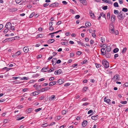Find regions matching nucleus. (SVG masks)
<instances>
[{
	"instance_id": "1",
	"label": "nucleus",
	"mask_w": 128,
	"mask_h": 128,
	"mask_svg": "<svg viewBox=\"0 0 128 128\" xmlns=\"http://www.w3.org/2000/svg\"><path fill=\"white\" fill-rule=\"evenodd\" d=\"M102 63L103 66L105 68H107L109 67V63L106 60H103Z\"/></svg>"
},
{
	"instance_id": "2",
	"label": "nucleus",
	"mask_w": 128,
	"mask_h": 128,
	"mask_svg": "<svg viewBox=\"0 0 128 128\" xmlns=\"http://www.w3.org/2000/svg\"><path fill=\"white\" fill-rule=\"evenodd\" d=\"M110 32L112 34L114 33V27L112 24H110Z\"/></svg>"
},
{
	"instance_id": "3",
	"label": "nucleus",
	"mask_w": 128,
	"mask_h": 128,
	"mask_svg": "<svg viewBox=\"0 0 128 128\" xmlns=\"http://www.w3.org/2000/svg\"><path fill=\"white\" fill-rule=\"evenodd\" d=\"M12 24L10 22H8L7 23L5 26V27L8 30H9L10 28H11Z\"/></svg>"
},
{
	"instance_id": "4",
	"label": "nucleus",
	"mask_w": 128,
	"mask_h": 128,
	"mask_svg": "<svg viewBox=\"0 0 128 128\" xmlns=\"http://www.w3.org/2000/svg\"><path fill=\"white\" fill-rule=\"evenodd\" d=\"M13 40V38H7L3 41V43L12 41Z\"/></svg>"
},
{
	"instance_id": "5",
	"label": "nucleus",
	"mask_w": 128,
	"mask_h": 128,
	"mask_svg": "<svg viewBox=\"0 0 128 128\" xmlns=\"http://www.w3.org/2000/svg\"><path fill=\"white\" fill-rule=\"evenodd\" d=\"M113 79L115 80H118L120 79L119 75L118 74H116L114 76Z\"/></svg>"
},
{
	"instance_id": "6",
	"label": "nucleus",
	"mask_w": 128,
	"mask_h": 128,
	"mask_svg": "<svg viewBox=\"0 0 128 128\" xmlns=\"http://www.w3.org/2000/svg\"><path fill=\"white\" fill-rule=\"evenodd\" d=\"M101 54L104 56L105 54L106 53V51L104 48H102L101 50Z\"/></svg>"
},
{
	"instance_id": "7",
	"label": "nucleus",
	"mask_w": 128,
	"mask_h": 128,
	"mask_svg": "<svg viewBox=\"0 0 128 128\" xmlns=\"http://www.w3.org/2000/svg\"><path fill=\"white\" fill-rule=\"evenodd\" d=\"M62 72L61 70H56V71L54 72V74L56 75H58L60 74Z\"/></svg>"
},
{
	"instance_id": "8",
	"label": "nucleus",
	"mask_w": 128,
	"mask_h": 128,
	"mask_svg": "<svg viewBox=\"0 0 128 128\" xmlns=\"http://www.w3.org/2000/svg\"><path fill=\"white\" fill-rule=\"evenodd\" d=\"M87 123L88 122L86 120H84L82 123V126L83 127H85L87 125Z\"/></svg>"
},
{
	"instance_id": "9",
	"label": "nucleus",
	"mask_w": 128,
	"mask_h": 128,
	"mask_svg": "<svg viewBox=\"0 0 128 128\" xmlns=\"http://www.w3.org/2000/svg\"><path fill=\"white\" fill-rule=\"evenodd\" d=\"M83 4L86 5L87 4V2L85 0H78Z\"/></svg>"
},
{
	"instance_id": "10",
	"label": "nucleus",
	"mask_w": 128,
	"mask_h": 128,
	"mask_svg": "<svg viewBox=\"0 0 128 128\" xmlns=\"http://www.w3.org/2000/svg\"><path fill=\"white\" fill-rule=\"evenodd\" d=\"M57 82L59 84H61L63 83L64 82L63 80L62 79H61L58 80Z\"/></svg>"
},
{
	"instance_id": "11",
	"label": "nucleus",
	"mask_w": 128,
	"mask_h": 128,
	"mask_svg": "<svg viewBox=\"0 0 128 128\" xmlns=\"http://www.w3.org/2000/svg\"><path fill=\"white\" fill-rule=\"evenodd\" d=\"M58 3H54L52 4H50V7H54L57 6H58Z\"/></svg>"
},
{
	"instance_id": "12",
	"label": "nucleus",
	"mask_w": 128,
	"mask_h": 128,
	"mask_svg": "<svg viewBox=\"0 0 128 128\" xmlns=\"http://www.w3.org/2000/svg\"><path fill=\"white\" fill-rule=\"evenodd\" d=\"M28 48L27 47H25L24 48L23 50L24 52L27 53L28 51Z\"/></svg>"
},
{
	"instance_id": "13",
	"label": "nucleus",
	"mask_w": 128,
	"mask_h": 128,
	"mask_svg": "<svg viewBox=\"0 0 128 128\" xmlns=\"http://www.w3.org/2000/svg\"><path fill=\"white\" fill-rule=\"evenodd\" d=\"M55 96L54 95H53L52 96H51L49 97L48 98V100L50 101H51L52 100H53L54 99V98H55Z\"/></svg>"
},
{
	"instance_id": "14",
	"label": "nucleus",
	"mask_w": 128,
	"mask_h": 128,
	"mask_svg": "<svg viewBox=\"0 0 128 128\" xmlns=\"http://www.w3.org/2000/svg\"><path fill=\"white\" fill-rule=\"evenodd\" d=\"M56 81H53L52 82H51L50 83L49 85L50 86H52L54 85L55 84H56Z\"/></svg>"
},
{
	"instance_id": "15",
	"label": "nucleus",
	"mask_w": 128,
	"mask_h": 128,
	"mask_svg": "<svg viewBox=\"0 0 128 128\" xmlns=\"http://www.w3.org/2000/svg\"><path fill=\"white\" fill-rule=\"evenodd\" d=\"M104 102H105L107 103H108L110 101V99H106V97H105L104 99Z\"/></svg>"
},
{
	"instance_id": "16",
	"label": "nucleus",
	"mask_w": 128,
	"mask_h": 128,
	"mask_svg": "<svg viewBox=\"0 0 128 128\" xmlns=\"http://www.w3.org/2000/svg\"><path fill=\"white\" fill-rule=\"evenodd\" d=\"M54 39H50L48 40L47 42L48 44H50L54 42Z\"/></svg>"
},
{
	"instance_id": "17",
	"label": "nucleus",
	"mask_w": 128,
	"mask_h": 128,
	"mask_svg": "<svg viewBox=\"0 0 128 128\" xmlns=\"http://www.w3.org/2000/svg\"><path fill=\"white\" fill-rule=\"evenodd\" d=\"M102 1L106 3H107L108 4H111V1H110V0H102Z\"/></svg>"
},
{
	"instance_id": "18",
	"label": "nucleus",
	"mask_w": 128,
	"mask_h": 128,
	"mask_svg": "<svg viewBox=\"0 0 128 128\" xmlns=\"http://www.w3.org/2000/svg\"><path fill=\"white\" fill-rule=\"evenodd\" d=\"M47 71H48V70L46 67L43 68L41 70V71L42 72H46Z\"/></svg>"
},
{
	"instance_id": "19",
	"label": "nucleus",
	"mask_w": 128,
	"mask_h": 128,
	"mask_svg": "<svg viewBox=\"0 0 128 128\" xmlns=\"http://www.w3.org/2000/svg\"><path fill=\"white\" fill-rule=\"evenodd\" d=\"M106 48H107L106 50V51L107 52H109L111 50V48L110 46H106Z\"/></svg>"
},
{
	"instance_id": "20",
	"label": "nucleus",
	"mask_w": 128,
	"mask_h": 128,
	"mask_svg": "<svg viewBox=\"0 0 128 128\" xmlns=\"http://www.w3.org/2000/svg\"><path fill=\"white\" fill-rule=\"evenodd\" d=\"M91 25V23L88 22H86L85 23V26L86 27L90 26Z\"/></svg>"
},
{
	"instance_id": "21",
	"label": "nucleus",
	"mask_w": 128,
	"mask_h": 128,
	"mask_svg": "<svg viewBox=\"0 0 128 128\" xmlns=\"http://www.w3.org/2000/svg\"><path fill=\"white\" fill-rule=\"evenodd\" d=\"M115 19V16H111V21L112 22H114Z\"/></svg>"
},
{
	"instance_id": "22",
	"label": "nucleus",
	"mask_w": 128,
	"mask_h": 128,
	"mask_svg": "<svg viewBox=\"0 0 128 128\" xmlns=\"http://www.w3.org/2000/svg\"><path fill=\"white\" fill-rule=\"evenodd\" d=\"M33 96L38 95L39 94V92H34L32 93Z\"/></svg>"
},
{
	"instance_id": "23",
	"label": "nucleus",
	"mask_w": 128,
	"mask_h": 128,
	"mask_svg": "<svg viewBox=\"0 0 128 128\" xmlns=\"http://www.w3.org/2000/svg\"><path fill=\"white\" fill-rule=\"evenodd\" d=\"M78 43L79 44L81 45L82 46H85L84 44L82 42L79 41L78 42Z\"/></svg>"
},
{
	"instance_id": "24",
	"label": "nucleus",
	"mask_w": 128,
	"mask_h": 128,
	"mask_svg": "<svg viewBox=\"0 0 128 128\" xmlns=\"http://www.w3.org/2000/svg\"><path fill=\"white\" fill-rule=\"evenodd\" d=\"M34 88H36V90L39 91L40 90H38V87H37V85L36 84H34Z\"/></svg>"
},
{
	"instance_id": "25",
	"label": "nucleus",
	"mask_w": 128,
	"mask_h": 128,
	"mask_svg": "<svg viewBox=\"0 0 128 128\" xmlns=\"http://www.w3.org/2000/svg\"><path fill=\"white\" fill-rule=\"evenodd\" d=\"M114 6L116 7H118V4L117 2H115L114 4Z\"/></svg>"
},
{
	"instance_id": "26",
	"label": "nucleus",
	"mask_w": 128,
	"mask_h": 128,
	"mask_svg": "<svg viewBox=\"0 0 128 128\" xmlns=\"http://www.w3.org/2000/svg\"><path fill=\"white\" fill-rule=\"evenodd\" d=\"M97 116H93L91 117V118L92 119L94 120H96L97 118Z\"/></svg>"
},
{
	"instance_id": "27",
	"label": "nucleus",
	"mask_w": 128,
	"mask_h": 128,
	"mask_svg": "<svg viewBox=\"0 0 128 128\" xmlns=\"http://www.w3.org/2000/svg\"><path fill=\"white\" fill-rule=\"evenodd\" d=\"M119 50V49L118 48H116L113 50V52L114 53H116L118 52Z\"/></svg>"
},
{
	"instance_id": "28",
	"label": "nucleus",
	"mask_w": 128,
	"mask_h": 128,
	"mask_svg": "<svg viewBox=\"0 0 128 128\" xmlns=\"http://www.w3.org/2000/svg\"><path fill=\"white\" fill-rule=\"evenodd\" d=\"M87 60H83L82 62L81 63V64H84L86 63V62H87Z\"/></svg>"
},
{
	"instance_id": "29",
	"label": "nucleus",
	"mask_w": 128,
	"mask_h": 128,
	"mask_svg": "<svg viewBox=\"0 0 128 128\" xmlns=\"http://www.w3.org/2000/svg\"><path fill=\"white\" fill-rule=\"evenodd\" d=\"M17 56H18L19 55L21 54V52L20 51H18L16 53Z\"/></svg>"
},
{
	"instance_id": "30",
	"label": "nucleus",
	"mask_w": 128,
	"mask_h": 128,
	"mask_svg": "<svg viewBox=\"0 0 128 128\" xmlns=\"http://www.w3.org/2000/svg\"><path fill=\"white\" fill-rule=\"evenodd\" d=\"M37 36L38 38H42L44 36V35L42 34H40L38 35Z\"/></svg>"
},
{
	"instance_id": "31",
	"label": "nucleus",
	"mask_w": 128,
	"mask_h": 128,
	"mask_svg": "<svg viewBox=\"0 0 128 128\" xmlns=\"http://www.w3.org/2000/svg\"><path fill=\"white\" fill-rule=\"evenodd\" d=\"M48 126V124L47 123H44L43 124H42V127H46L47 126Z\"/></svg>"
},
{
	"instance_id": "32",
	"label": "nucleus",
	"mask_w": 128,
	"mask_h": 128,
	"mask_svg": "<svg viewBox=\"0 0 128 128\" xmlns=\"http://www.w3.org/2000/svg\"><path fill=\"white\" fill-rule=\"evenodd\" d=\"M120 103L121 104H126L127 103V102L126 101H121L120 102Z\"/></svg>"
},
{
	"instance_id": "33",
	"label": "nucleus",
	"mask_w": 128,
	"mask_h": 128,
	"mask_svg": "<svg viewBox=\"0 0 128 128\" xmlns=\"http://www.w3.org/2000/svg\"><path fill=\"white\" fill-rule=\"evenodd\" d=\"M122 11L126 12H127L128 9L127 8H124L122 9Z\"/></svg>"
},
{
	"instance_id": "34",
	"label": "nucleus",
	"mask_w": 128,
	"mask_h": 128,
	"mask_svg": "<svg viewBox=\"0 0 128 128\" xmlns=\"http://www.w3.org/2000/svg\"><path fill=\"white\" fill-rule=\"evenodd\" d=\"M82 54V52L80 51H78L77 52L76 54L78 55H80Z\"/></svg>"
},
{
	"instance_id": "35",
	"label": "nucleus",
	"mask_w": 128,
	"mask_h": 128,
	"mask_svg": "<svg viewBox=\"0 0 128 128\" xmlns=\"http://www.w3.org/2000/svg\"><path fill=\"white\" fill-rule=\"evenodd\" d=\"M114 12L115 14H118V10H114Z\"/></svg>"
},
{
	"instance_id": "36",
	"label": "nucleus",
	"mask_w": 128,
	"mask_h": 128,
	"mask_svg": "<svg viewBox=\"0 0 128 128\" xmlns=\"http://www.w3.org/2000/svg\"><path fill=\"white\" fill-rule=\"evenodd\" d=\"M9 30H14V26H12L11 25V28H10V29H9Z\"/></svg>"
},
{
	"instance_id": "37",
	"label": "nucleus",
	"mask_w": 128,
	"mask_h": 128,
	"mask_svg": "<svg viewBox=\"0 0 128 128\" xmlns=\"http://www.w3.org/2000/svg\"><path fill=\"white\" fill-rule=\"evenodd\" d=\"M50 89V88L48 87H46L44 88V90L45 91L48 90Z\"/></svg>"
},
{
	"instance_id": "38",
	"label": "nucleus",
	"mask_w": 128,
	"mask_h": 128,
	"mask_svg": "<svg viewBox=\"0 0 128 128\" xmlns=\"http://www.w3.org/2000/svg\"><path fill=\"white\" fill-rule=\"evenodd\" d=\"M61 43L62 45H67V43L65 42H62Z\"/></svg>"
},
{
	"instance_id": "39",
	"label": "nucleus",
	"mask_w": 128,
	"mask_h": 128,
	"mask_svg": "<svg viewBox=\"0 0 128 128\" xmlns=\"http://www.w3.org/2000/svg\"><path fill=\"white\" fill-rule=\"evenodd\" d=\"M126 48H124L122 50V53H123L124 52H125L126 50Z\"/></svg>"
},
{
	"instance_id": "40",
	"label": "nucleus",
	"mask_w": 128,
	"mask_h": 128,
	"mask_svg": "<svg viewBox=\"0 0 128 128\" xmlns=\"http://www.w3.org/2000/svg\"><path fill=\"white\" fill-rule=\"evenodd\" d=\"M22 0H16V2L17 4H19L22 1Z\"/></svg>"
},
{
	"instance_id": "41",
	"label": "nucleus",
	"mask_w": 128,
	"mask_h": 128,
	"mask_svg": "<svg viewBox=\"0 0 128 128\" xmlns=\"http://www.w3.org/2000/svg\"><path fill=\"white\" fill-rule=\"evenodd\" d=\"M24 118V116H22L21 117H20L18 119H17L16 120H22Z\"/></svg>"
},
{
	"instance_id": "42",
	"label": "nucleus",
	"mask_w": 128,
	"mask_h": 128,
	"mask_svg": "<svg viewBox=\"0 0 128 128\" xmlns=\"http://www.w3.org/2000/svg\"><path fill=\"white\" fill-rule=\"evenodd\" d=\"M44 78H40V79H39L38 80V82H40L41 81H44Z\"/></svg>"
},
{
	"instance_id": "43",
	"label": "nucleus",
	"mask_w": 128,
	"mask_h": 128,
	"mask_svg": "<svg viewBox=\"0 0 128 128\" xmlns=\"http://www.w3.org/2000/svg\"><path fill=\"white\" fill-rule=\"evenodd\" d=\"M54 79V78L53 77H52L49 79V80L51 81L53 80Z\"/></svg>"
},
{
	"instance_id": "44",
	"label": "nucleus",
	"mask_w": 128,
	"mask_h": 128,
	"mask_svg": "<svg viewBox=\"0 0 128 128\" xmlns=\"http://www.w3.org/2000/svg\"><path fill=\"white\" fill-rule=\"evenodd\" d=\"M66 112V110H63L62 112V114H65Z\"/></svg>"
},
{
	"instance_id": "45",
	"label": "nucleus",
	"mask_w": 128,
	"mask_h": 128,
	"mask_svg": "<svg viewBox=\"0 0 128 128\" xmlns=\"http://www.w3.org/2000/svg\"><path fill=\"white\" fill-rule=\"evenodd\" d=\"M70 12L72 14H74L75 13L74 11L72 9H70Z\"/></svg>"
},
{
	"instance_id": "46",
	"label": "nucleus",
	"mask_w": 128,
	"mask_h": 128,
	"mask_svg": "<svg viewBox=\"0 0 128 128\" xmlns=\"http://www.w3.org/2000/svg\"><path fill=\"white\" fill-rule=\"evenodd\" d=\"M54 70V69L53 68H52L51 69H50L48 70V72H52V71H53Z\"/></svg>"
},
{
	"instance_id": "47",
	"label": "nucleus",
	"mask_w": 128,
	"mask_h": 128,
	"mask_svg": "<svg viewBox=\"0 0 128 128\" xmlns=\"http://www.w3.org/2000/svg\"><path fill=\"white\" fill-rule=\"evenodd\" d=\"M96 66L97 68H99L100 67V65L98 64H96Z\"/></svg>"
},
{
	"instance_id": "48",
	"label": "nucleus",
	"mask_w": 128,
	"mask_h": 128,
	"mask_svg": "<svg viewBox=\"0 0 128 128\" xmlns=\"http://www.w3.org/2000/svg\"><path fill=\"white\" fill-rule=\"evenodd\" d=\"M124 87H127L128 86V83L127 82L126 83L124 84Z\"/></svg>"
},
{
	"instance_id": "49",
	"label": "nucleus",
	"mask_w": 128,
	"mask_h": 128,
	"mask_svg": "<svg viewBox=\"0 0 128 128\" xmlns=\"http://www.w3.org/2000/svg\"><path fill=\"white\" fill-rule=\"evenodd\" d=\"M101 41L102 43H104V38H101Z\"/></svg>"
},
{
	"instance_id": "50",
	"label": "nucleus",
	"mask_w": 128,
	"mask_h": 128,
	"mask_svg": "<svg viewBox=\"0 0 128 128\" xmlns=\"http://www.w3.org/2000/svg\"><path fill=\"white\" fill-rule=\"evenodd\" d=\"M48 85V84L47 83H44L42 85V86H47Z\"/></svg>"
},
{
	"instance_id": "51",
	"label": "nucleus",
	"mask_w": 128,
	"mask_h": 128,
	"mask_svg": "<svg viewBox=\"0 0 128 128\" xmlns=\"http://www.w3.org/2000/svg\"><path fill=\"white\" fill-rule=\"evenodd\" d=\"M23 107V106H18L16 107V108H22Z\"/></svg>"
},
{
	"instance_id": "52",
	"label": "nucleus",
	"mask_w": 128,
	"mask_h": 128,
	"mask_svg": "<svg viewBox=\"0 0 128 128\" xmlns=\"http://www.w3.org/2000/svg\"><path fill=\"white\" fill-rule=\"evenodd\" d=\"M56 61V58H54L52 60V62H55Z\"/></svg>"
},
{
	"instance_id": "53",
	"label": "nucleus",
	"mask_w": 128,
	"mask_h": 128,
	"mask_svg": "<svg viewBox=\"0 0 128 128\" xmlns=\"http://www.w3.org/2000/svg\"><path fill=\"white\" fill-rule=\"evenodd\" d=\"M41 110V108H39L38 109H36L35 110V111L36 112H38L40 111Z\"/></svg>"
},
{
	"instance_id": "54",
	"label": "nucleus",
	"mask_w": 128,
	"mask_h": 128,
	"mask_svg": "<svg viewBox=\"0 0 128 128\" xmlns=\"http://www.w3.org/2000/svg\"><path fill=\"white\" fill-rule=\"evenodd\" d=\"M8 122V120L7 119H5L4 120V121H3V123H4L6 124V123H7Z\"/></svg>"
},
{
	"instance_id": "55",
	"label": "nucleus",
	"mask_w": 128,
	"mask_h": 128,
	"mask_svg": "<svg viewBox=\"0 0 128 128\" xmlns=\"http://www.w3.org/2000/svg\"><path fill=\"white\" fill-rule=\"evenodd\" d=\"M115 33V34L116 35H118V30H116L115 31H114V33Z\"/></svg>"
},
{
	"instance_id": "56",
	"label": "nucleus",
	"mask_w": 128,
	"mask_h": 128,
	"mask_svg": "<svg viewBox=\"0 0 128 128\" xmlns=\"http://www.w3.org/2000/svg\"><path fill=\"white\" fill-rule=\"evenodd\" d=\"M89 104V103H87V102H85L83 104V106H87L88 105V104Z\"/></svg>"
},
{
	"instance_id": "57",
	"label": "nucleus",
	"mask_w": 128,
	"mask_h": 128,
	"mask_svg": "<svg viewBox=\"0 0 128 128\" xmlns=\"http://www.w3.org/2000/svg\"><path fill=\"white\" fill-rule=\"evenodd\" d=\"M35 82L34 80H32L30 81L29 82V83H32L34 82Z\"/></svg>"
},
{
	"instance_id": "58",
	"label": "nucleus",
	"mask_w": 128,
	"mask_h": 128,
	"mask_svg": "<svg viewBox=\"0 0 128 128\" xmlns=\"http://www.w3.org/2000/svg\"><path fill=\"white\" fill-rule=\"evenodd\" d=\"M61 116H57V119L58 120H59L61 118Z\"/></svg>"
},
{
	"instance_id": "59",
	"label": "nucleus",
	"mask_w": 128,
	"mask_h": 128,
	"mask_svg": "<svg viewBox=\"0 0 128 128\" xmlns=\"http://www.w3.org/2000/svg\"><path fill=\"white\" fill-rule=\"evenodd\" d=\"M44 97L43 96H42L40 98V100H42L44 99Z\"/></svg>"
},
{
	"instance_id": "60",
	"label": "nucleus",
	"mask_w": 128,
	"mask_h": 128,
	"mask_svg": "<svg viewBox=\"0 0 128 128\" xmlns=\"http://www.w3.org/2000/svg\"><path fill=\"white\" fill-rule=\"evenodd\" d=\"M54 29V28L53 27H52V26H50L49 28V30H51L52 31Z\"/></svg>"
},
{
	"instance_id": "61",
	"label": "nucleus",
	"mask_w": 128,
	"mask_h": 128,
	"mask_svg": "<svg viewBox=\"0 0 128 128\" xmlns=\"http://www.w3.org/2000/svg\"><path fill=\"white\" fill-rule=\"evenodd\" d=\"M12 57L14 58H16L17 57V56L16 54H13L12 55Z\"/></svg>"
},
{
	"instance_id": "62",
	"label": "nucleus",
	"mask_w": 128,
	"mask_h": 128,
	"mask_svg": "<svg viewBox=\"0 0 128 128\" xmlns=\"http://www.w3.org/2000/svg\"><path fill=\"white\" fill-rule=\"evenodd\" d=\"M62 3L64 4H67V2L65 1H63Z\"/></svg>"
},
{
	"instance_id": "63",
	"label": "nucleus",
	"mask_w": 128,
	"mask_h": 128,
	"mask_svg": "<svg viewBox=\"0 0 128 128\" xmlns=\"http://www.w3.org/2000/svg\"><path fill=\"white\" fill-rule=\"evenodd\" d=\"M8 29H7L4 30V33H6L8 31Z\"/></svg>"
},
{
	"instance_id": "64",
	"label": "nucleus",
	"mask_w": 128,
	"mask_h": 128,
	"mask_svg": "<svg viewBox=\"0 0 128 128\" xmlns=\"http://www.w3.org/2000/svg\"><path fill=\"white\" fill-rule=\"evenodd\" d=\"M92 110H90L88 112V114H90V113H92Z\"/></svg>"
}]
</instances>
